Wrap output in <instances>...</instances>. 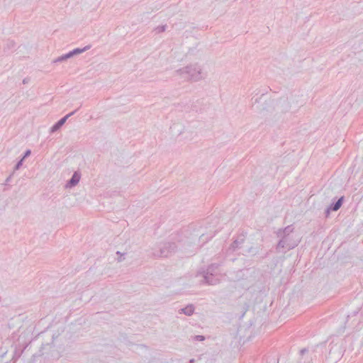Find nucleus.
I'll return each mask as SVG.
<instances>
[{
	"label": "nucleus",
	"mask_w": 363,
	"mask_h": 363,
	"mask_svg": "<svg viewBox=\"0 0 363 363\" xmlns=\"http://www.w3.org/2000/svg\"><path fill=\"white\" fill-rule=\"evenodd\" d=\"M174 76L187 82H198L206 77L203 66L199 62L190 63L174 72Z\"/></svg>",
	"instance_id": "1"
},
{
	"label": "nucleus",
	"mask_w": 363,
	"mask_h": 363,
	"mask_svg": "<svg viewBox=\"0 0 363 363\" xmlns=\"http://www.w3.org/2000/svg\"><path fill=\"white\" fill-rule=\"evenodd\" d=\"M294 230L293 225H290L277 231V236L281 238L277 244V249L291 250L298 245V241L294 239L291 235Z\"/></svg>",
	"instance_id": "2"
},
{
	"label": "nucleus",
	"mask_w": 363,
	"mask_h": 363,
	"mask_svg": "<svg viewBox=\"0 0 363 363\" xmlns=\"http://www.w3.org/2000/svg\"><path fill=\"white\" fill-rule=\"evenodd\" d=\"M218 265L211 264L203 272H199V274H202L203 282L208 285H216L220 282V276L218 274Z\"/></svg>",
	"instance_id": "3"
},
{
	"label": "nucleus",
	"mask_w": 363,
	"mask_h": 363,
	"mask_svg": "<svg viewBox=\"0 0 363 363\" xmlns=\"http://www.w3.org/2000/svg\"><path fill=\"white\" fill-rule=\"evenodd\" d=\"M178 247L175 242L167 241L160 246L158 250L153 252V255L158 257H167L174 253Z\"/></svg>",
	"instance_id": "4"
},
{
	"label": "nucleus",
	"mask_w": 363,
	"mask_h": 363,
	"mask_svg": "<svg viewBox=\"0 0 363 363\" xmlns=\"http://www.w3.org/2000/svg\"><path fill=\"white\" fill-rule=\"evenodd\" d=\"M77 112V110H74V111L67 114L65 116L62 118L60 120H59L56 123H55L51 128H50V133H55L58 129L60 128V127L66 122V121L72 115H74Z\"/></svg>",
	"instance_id": "5"
},
{
	"label": "nucleus",
	"mask_w": 363,
	"mask_h": 363,
	"mask_svg": "<svg viewBox=\"0 0 363 363\" xmlns=\"http://www.w3.org/2000/svg\"><path fill=\"white\" fill-rule=\"evenodd\" d=\"M80 179H81L80 173L75 172L72 174L71 179L69 180L67 184H66V186L71 188V187L76 186L79 182Z\"/></svg>",
	"instance_id": "6"
},
{
	"label": "nucleus",
	"mask_w": 363,
	"mask_h": 363,
	"mask_svg": "<svg viewBox=\"0 0 363 363\" xmlns=\"http://www.w3.org/2000/svg\"><path fill=\"white\" fill-rule=\"evenodd\" d=\"M91 48V45H88L82 48H75V49L72 50V51H69V53L70 55V57H72L74 55H79V54L84 52L85 51L89 50Z\"/></svg>",
	"instance_id": "7"
},
{
	"label": "nucleus",
	"mask_w": 363,
	"mask_h": 363,
	"mask_svg": "<svg viewBox=\"0 0 363 363\" xmlns=\"http://www.w3.org/2000/svg\"><path fill=\"white\" fill-rule=\"evenodd\" d=\"M194 312V307L192 304H189L186 307L179 310V313H183L186 315H191Z\"/></svg>",
	"instance_id": "8"
},
{
	"label": "nucleus",
	"mask_w": 363,
	"mask_h": 363,
	"mask_svg": "<svg viewBox=\"0 0 363 363\" xmlns=\"http://www.w3.org/2000/svg\"><path fill=\"white\" fill-rule=\"evenodd\" d=\"M244 242V238H241L240 239L235 240L233 243L230 245V250L232 251H235L238 249L240 245Z\"/></svg>",
	"instance_id": "9"
},
{
	"label": "nucleus",
	"mask_w": 363,
	"mask_h": 363,
	"mask_svg": "<svg viewBox=\"0 0 363 363\" xmlns=\"http://www.w3.org/2000/svg\"><path fill=\"white\" fill-rule=\"evenodd\" d=\"M343 201V197L340 198L335 203H332L329 207L333 211H336L341 207Z\"/></svg>",
	"instance_id": "10"
},
{
	"label": "nucleus",
	"mask_w": 363,
	"mask_h": 363,
	"mask_svg": "<svg viewBox=\"0 0 363 363\" xmlns=\"http://www.w3.org/2000/svg\"><path fill=\"white\" fill-rule=\"evenodd\" d=\"M70 55L69 53H66V54H64L58 57H57L56 59L53 60H52V63L53 64H55V63H59V62H62L63 61H65L67 60V59L70 58Z\"/></svg>",
	"instance_id": "11"
},
{
	"label": "nucleus",
	"mask_w": 363,
	"mask_h": 363,
	"mask_svg": "<svg viewBox=\"0 0 363 363\" xmlns=\"http://www.w3.org/2000/svg\"><path fill=\"white\" fill-rule=\"evenodd\" d=\"M166 29H167V26L166 25H162V26H159L156 27L154 29V31L156 33H160L164 32L166 30Z\"/></svg>",
	"instance_id": "12"
},
{
	"label": "nucleus",
	"mask_w": 363,
	"mask_h": 363,
	"mask_svg": "<svg viewBox=\"0 0 363 363\" xmlns=\"http://www.w3.org/2000/svg\"><path fill=\"white\" fill-rule=\"evenodd\" d=\"M23 158H21L16 164L15 167H14V170H18L19 169L21 166L23 165Z\"/></svg>",
	"instance_id": "13"
},
{
	"label": "nucleus",
	"mask_w": 363,
	"mask_h": 363,
	"mask_svg": "<svg viewBox=\"0 0 363 363\" xmlns=\"http://www.w3.org/2000/svg\"><path fill=\"white\" fill-rule=\"evenodd\" d=\"M116 255H119V257L118 258V262H121L124 259V255H125V253H121L120 251H117Z\"/></svg>",
	"instance_id": "14"
},
{
	"label": "nucleus",
	"mask_w": 363,
	"mask_h": 363,
	"mask_svg": "<svg viewBox=\"0 0 363 363\" xmlns=\"http://www.w3.org/2000/svg\"><path fill=\"white\" fill-rule=\"evenodd\" d=\"M6 45H7L8 50H11V48H14L15 43L13 41H11V40L8 41Z\"/></svg>",
	"instance_id": "15"
},
{
	"label": "nucleus",
	"mask_w": 363,
	"mask_h": 363,
	"mask_svg": "<svg viewBox=\"0 0 363 363\" xmlns=\"http://www.w3.org/2000/svg\"><path fill=\"white\" fill-rule=\"evenodd\" d=\"M194 339L196 341H203L205 340V337L203 335H196Z\"/></svg>",
	"instance_id": "16"
},
{
	"label": "nucleus",
	"mask_w": 363,
	"mask_h": 363,
	"mask_svg": "<svg viewBox=\"0 0 363 363\" xmlns=\"http://www.w3.org/2000/svg\"><path fill=\"white\" fill-rule=\"evenodd\" d=\"M30 154H31V151H30V150H27L25 152V153H24V155H23V157H22V158H23V160H24L26 157H28V156H30Z\"/></svg>",
	"instance_id": "17"
},
{
	"label": "nucleus",
	"mask_w": 363,
	"mask_h": 363,
	"mask_svg": "<svg viewBox=\"0 0 363 363\" xmlns=\"http://www.w3.org/2000/svg\"><path fill=\"white\" fill-rule=\"evenodd\" d=\"M330 211H332V209H331L330 207H328V208L325 210V216H329V214H330Z\"/></svg>",
	"instance_id": "18"
},
{
	"label": "nucleus",
	"mask_w": 363,
	"mask_h": 363,
	"mask_svg": "<svg viewBox=\"0 0 363 363\" xmlns=\"http://www.w3.org/2000/svg\"><path fill=\"white\" fill-rule=\"evenodd\" d=\"M307 351H308V350H307V349H306V348L302 349V350H301V354H304L305 352H306Z\"/></svg>",
	"instance_id": "19"
},
{
	"label": "nucleus",
	"mask_w": 363,
	"mask_h": 363,
	"mask_svg": "<svg viewBox=\"0 0 363 363\" xmlns=\"http://www.w3.org/2000/svg\"><path fill=\"white\" fill-rule=\"evenodd\" d=\"M194 359H191L190 360V363H194Z\"/></svg>",
	"instance_id": "20"
}]
</instances>
